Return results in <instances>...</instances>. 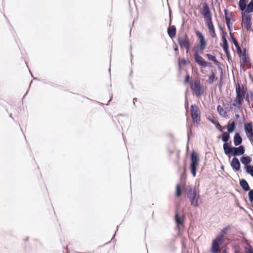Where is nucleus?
<instances>
[{"instance_id":"nucleus-4","label":"nucleus","mask_w":253,"mask_h":253,"mask_svg":"<svg viewBox=\"0 0 253 253\" xmlns=\"http://www.w3.org/2000/svg\"><path fill=\"white\" fill-rule=\"evenodd\" d=\"M236 97L235 99V102H234L232 104L233 106H236L237 104H241L244 100L246 92L243 86L242 87L240 86L239 83L236 87Z\"/></svg>"},{"instance_id":"nucleus-18","label":"nucleus","mask_w":253,"mask_h":253,"mask_svg":"<svg viewBox=\"0 0 253 253\" xmlns=\"http://www.w3.org/2000/svg\"><path fill=\"white\" fill-rule=\"evenodd\" d=\"M240 161L245 167H247L250 165L252 160L249 156H243L240 158Z\"/></svg>"},{"instance_id":"nucleus-42","label":"nucleus","mask_w":253,"mask_h":253,"mask_svg":"<svg viewBox=\"0 0 253 253\" xmlns=\"http://www.w3.org/2000/svg\"><path fill=\"white\" fill-rule=\"evenodd\" d=\"M224 50V51L225 52V54L226 55L227 59L228 60H229V59L231 58V56H230V54L229 49H226V50Z\"/></svg>"},{"instance_id":"nucleus-36","label":"nucleus","mask_w":253,"mask_h":253,"mask_svg":"<svg viewBox=\"0 0 253 253\" xmlns=\"http://www.w3.org/2000/svg\"><path fill=\"white\" fill-rule=\"evenodd\" d=\"M236 48L237 49V54H238L239 56L241 57L242 56L243 53L240 45H239L238 46L236 47Z\"/></svg>"},{"instance_id":"nucleus-63","label":"nucleus","mask_w":253,"mask_h":253,"mask_svg":"<svg viewBox=\"0 0 253 253\" xmlns=\"http://www.w3.org/2000/svg\"><path fill=\"white\" fill-rule=\"evenodd\" d=\"M223 168H224V167L223 166H221V168L222 169H223Z\"/></svg>"},{"instance_id":"nucleus-56","label":"nucleus","mask_w":253,"mask_h":253,"mask_svg":"<svg viewBox=\"0 0 253 253\" xmlns=\"http://www.w3.org/2000/svg\"><path fill=\"white\" fill-rule=\"evenodd\" d=\"M137 100V99L136 98H133V104L135 105V101H136Z\"/></svg>"},{"instance_id":"nucleus-29","label":"nucleus","mask_w":253,"mask_h":253,"mask_svg":"<svg viewBox=\"0 0 253 253\" xmlns=\"http://www.w3.org/2000/svg\"><path fill=\"white\" fill-rule=\"evenodd\" d=\"M224 12L225 14V21H226V18L229 19L230 21H231V18L232 17V13L229 12L227 9H224Z\"/></svg>"},{"instance_id":"nucleus-1","label":"nucleus","mask_w":253,"mask_h":253,"mask_svg":"<svg viewBox=\"0 0 253 253\" xmlns=\"http://www.w3.org/2000/svg\"><path fill=\"white\" fill-rule=\"evenodd\" d=\"M187 195L191 206L196 208L201 203L199 192L195 188H193L191 186H188Z\"/></svg>"},{"instance_id":"nucleus-10","label":"nucleus","mask_w":253,"mask_h":253,"mask_svg":"<svg viewBox=\"0 0 253 253\" xmlns=\"http://www.w3.org/2000/svg\"><path fill=\"white\" fill-rule=\"evenodd\" d=\"M202 14L206 19V21L212 19L211 13L209 5L206 2L203 3Z\"/></svg>"},{"instance_id":"nucleus-44","label":"nucleus","mask_w":253,"mask_h":253,"mask_svg":"<svg viewBox=\"0 0 253 253\" xmlns=\"http://www.w3.org/2000/svg\"><path fill=\"white\" fill-rule=\"evenodd\" d=\"M192 133V130H191V129L189 128L188 129V133H187V135H188V142H189V139H190V135Z\"/></svg>"},{"instance_id":"nucleus-40","label":"nucleus","mask_w":253,"mask_h":253,"mask_svg":"<svg viewBox=\"0 0 253 253\" xmlns=\"http://www.w3.org/2000/svg\"><path fill=\"white\" fill-rule=\"evenodd\" d=\"M245 250L247 253H253V248L251 246L249 248H246Z\"/></svg>"},{"instance_id":"nucleus-24","label":"nucleus","mask_w":253,"mask_h":253,"mask_svg":"<svg viewBox=\"0 0 253 253\" xmlns=\"http://www.w3.org/2000/svg\"><path fill=\"white\" fill-rule=\"evenodd\" d=\"M246 0H239V7L240 9L243 12L245 11L246 8Z\"/></svg>"},{"instance_id":"nucleus-14","label":"nucleus","mask_w":253,"mask_h":253,"mask_svg":"<svg viewBox=\"0 0 253 253\" xmlns=\"http://www.w3.org/2000/svg\"><path fill=\"white\" fill-rule=\"evenodd\" d=\"M167 32L169 37L173 39L176 36V28L174 25L169 26L168 28Z\"/></svg>"},{"instance_id":"nucleus-59","label":"nucleus","mask_w":253,"mask_h":253,"mask_svg":"<svg viewBox=\"0 0 253 253\" xmlns=\"http://www.w3.org/2000/svg\"><path fill=\"white\" fill-rule=\"evenodd\" d=\"M115 235H116V233H115V234L113 235V238H112V240H113V239L115 237Z\"/></svg>"},{"instance_id":"nucleus-38","label":"nucleus","mask_w":253,"mask_h":253,"mask_svg":"<svg viewBox=\"0 0 253 253\" xmlns=\"http://www.w3.org/2000/svg\"><path fill=\"white\" fill-rule=\"evenodd\" d=\"M207 119L213 125H215L218 121L217 120L214 119L213 118H211L210 117H208Z\"/></svg>"},{"instance_id":"nucleus-13","label":"nucleus","mask_w":253,"mask_h":253,"mask_svg":"<svg viewBox=\"0 0 253 253\" xmlns=\"http://www.w3.org/2000/svg\"><path fill=\"white\" fill-rule=\"evenodd\" d=\"M230 165L231 167L234 170L238 171L240 169L241 164L239 159L237 157H234L232 159Z\"/></svg>"},{"instance_id":"nucleus-39","label":"nucleus","mask_w":253,"mask_h":253,"mask_svg":"<svg viewBox=\"0 0 253 253\" xmlns=\"http://www.w3.org/2000/svg\"><path fill=\"white\" fill-rule=\"evenodd\" d=\"M222 48H223V50H226V49H229L228 41H226V42L225 41V42H223Z\"/></svg>"},{"instance_id":"nucleus-50","label":"nucleus","mask_w":253,"mask_h":253,"mask_svg":"<svg viewBox=\"0 0 253 253\" xmlns=\"http://www.w3.org/2000/svg\"><path fill=\"white\" fill-rule=\"evenodd\" d=\"M228 229V227H225L224 228H223L222 231L223 232V233L224 235V234L227 231Z\"/></svg>"},{"instance_id":"nucleus-47","label":"nucleus","mask_w":253,"mask_h":253,"mask_svg":"<svg viewBox=\"0 0 253 253\" xmlns=\"http://www.w3.org/2000/svg\"><path fill=\"white\" fill-rule=\"evenodd\" d=\"M249 139L251 141L253 142V132L250 133H249Z\"/></svg>"},{"instance_id":"nucleus-12","label":"nucleus","mask_w":253,"mask_h":253,"mask_svg":"<svg viewBox=\"0 0 253 253\" xmlns=\"http://www.w3.org/2000/svg\"><path fill=\"white\" fill-rule=\"evenodd\" d=\"M242 21L245 25V28L247 30H250L251 29V15H248L245 17L244 12H242Z\"/></svg>"},{"instance_id":"nucleus-46","label":"nucleus","mask_w":253,"mask_h":253,"mask_svg":"<svg viewBox=\"0 0 253 253\" xmlns=\"http://www.w3.org/2000/svg\"><path fill=\"white\" fill-rule=\"evenodd\" d=\"M218 86L219 87V89H220L222 87V75L221 76V77H220V81L218 83Z\"/></svg>"},{"instance_id":"nucleus-31","label":"nucleus","mask_w":253,"mask_h":253,"mask_svg":"<svg viewBox=\"0 0 253 253\" xmlns=\"http://www.w3.org/2000/svg\"><path fill=\"white\" fill-rule=\"evenodd\" d=\"M223 107H224V109L226 111L229 112L232 109L233 107L232 105H230L229 104L227 103H223L222 104Z\"/></svg>"},{"instance_id":"nucleus-30","label":"nucleus","mask_w":253,"mask_h":253,"mask_svg":"<svg viewBox=\"0 0 253 253\" xmlns=\"http://www.w3.org/2000/svg\"><path fill=\"white\" fill-rule=\"evenodd\" d=\"M230 36L235 47L238 46L239 43L231 32H230Z\"/></svg>"},{"instance_id":"nucleus-21","label":"nucleus","mask_w":253,"mask_h":253,"mask_svg":"<svg viewBox=\"0 0 253 253\" xmlns=\"http://www.w3.org/2000/svg\"><path fill=\"white\" fill-rule=\"evenodd\" d=\"M206 57L208 58V59L209 60L213 62L215 64H216L217 66H219L220 65V63L219 62L216 60V57L214 56H213V55H211V54L208 53V54H206Z\"/></svg>"},{"instance_id":"nucleus-17","label":"nucleus","mask_w":253,"mask_h":253,"mask_svg":"<svg viewBox=\"0 0 253 253\" xmlns=\"http://www.w3.org/2000/svg\"><path fill=\"white\" fill-rule=\"evenodd\" d=\"M239 184L245 191H248L250 190V188L249 185L245 179H242L240 180Z\"/></svg>"},{"instance_id":"nucleus-54","label":"nucleus","mask_w":253,"mask_h":253,"mask_svg":"<svg viewBox=\"0 0 253 253\" xmlns=\"http://www.w3.org/2000/svg\"><path fill=\"white\" fill-rule=\"evenodd\" d=\"M174 50L175 51V52H178V47L176 46L174 48Z\"/></svg>"},{"instance_id":"nucleus-7","label":"nucleus","mask_w":253,"mask_h":253,"mask_svg":"<svg viewBox=\"0 0 253 253\" xmlns=\"http://www.w3.org/2000/svg\"><path fill=\"white\" fill-rule=\"evenodd\" d=\"M190 112L193 121L196 123H197L198 121H200L201 114L200 110L196 104L191 105Z\"/></svg>"},{"instance_id":"nucleus-5","label":"nucleus","mask_w":253,"mask_h":253,"mask_svg":"<svg viewBox=\"0 0 253 253\" xmlns=\"http://www.w3.org/2000/svg\"><path fill=\"white\" fill-rule=\"evenodd\" d=\"M227 149V152H224V153L229 158L231 155L234 157L242 155L245 152V148L243 145H240L238 147L229 146Z\"/></svg>"},{"instance_id":"nucleus-51","label":"nucleus","mask_w":253,"mask_h":253,"mask_svg":"<svg viewBox=\"0 0 253 253\" xmlns=\"http://www.w3.org/2000/svg\"><path fill=\"white\" fill-rule=\"evenodd\" d=\"M240 71L241 72L242 71H245V68L244 65L242 64L241 62H240Z\"/></svg>"},{"instance_id":"nucleus-57","label":"nucleus","mask_w":253,"mask_h":253,"mask_svg":"<svg viewBox=\"0 0 253 253\" xmlns=\"http://www.w3.org/2000/svg\"><path fill=\"white\" fill-rule=\"evenodd\" d=\"M250 175L252 176V177H253V171H252L251 173L250 174Z\"/></svg>"},{"instance_id":"nucleus-23","label":"nucleus","mask_w":253,"mask_h":253,"mask_svg":"<svg viewBox=\"0 0 253 253\" xmlns=\"http://www.w3.org/2000/svg\"><path fill=\"white\" fill-rule=\"evenodd\" d=\"M236 124L234 121L232 122L231 123H228L227 126V132L230 133H232L235 129Z\"/></svg>"},{"instance_id":"nucleus-6","label":"nucleus","mask_w":253,"mask_h":253,"mask_svg":"<svg viewBox=\"0 0 253 253\" xmlns=\"http://www.w3.org/2000/svg\"><path fill=\"white\" fill-rule=\"evenodd\" d=\"M224 237V234H221L212 241L211 252V253H219L220 252V246Z\"/></svg>"},{"instance_id":"nucleus-16","label":"nucleus","mask_w":253,"mask_h":253,"mask_svg":"<svg viewBox=\"0 0 253 253\" xmlns=\"http://www.w3.org/2000/svg\"><path fill=\"white\" fill-rule=\"evenodd\" d=\"M242 138L239 133H236L234 136V144L236 146H240L242 143Z\"/></svg>"},{"instance_id":"nucleus-15","label":"nucleus","mask_w":253,"mask_h":253,"mask_svg":"<svg viewBox=\"0 0 253 253\" xmlns=\"http://www.w3.org/2000/svg\"><path fill=\"white\" fill-rule=\"evenodd\" d=\"M207 44L205 40L200 41V43L196 46L194 50V51H197V52L199 53V51H203L206 47Z\"/></svg>"},{"instance_id":"nucleus-58","label":"nucleus","mask_w":253,"mask_h":253,"mask_svg":"<svg viewBox=\"0 0 253 253\" xmlns=\"http://www.w3.org/2000/svg\"><path fill=\"white\" fill-rule=\"evenodd\" d=\"M235 253H240L239 251H235Z\"/></svg>"},{"instance_id":"nucleus-64","label":"nucleus","mask_w":253,"mask_h":253,"mask_svg":"<svg viewBox=\"0 0 253 253\" xmlns=\"http://www.w3.org/2000/svg\"><path fill=\"white\" fill-rule=\"evenodd\" d=\"M222 253H226L225 251H224L223 252H222Z\"/></svg>"},{"instance_id":"nucleus-60","label":"nucleus","mask_w":253,"mask_h":253,"mask_svg":"<svg viewBox=\"0 0 253 253\" xmlns=\"http://www.w3.org/2000/svg\"><path fill=\"white\" fill-rule=\"evenodd\" d=\"M253 95V94H251V98H252V100L253 101V98H252V96Z\"/></svg>"},{"instance_id":"nucleus-19","label":"nucleus","mask_w":253,"mask_h":253,"mask_svg":"<svg viewBox=\"0 0 253 253\" xmlns=\"http://www.w3.org/2000/svg\"><path fill=\"white\" fill-rule=\"evenodd\" d=\"M217 111L220 116L226 118L228 117L227 111L224 110L220 105H219L217 106Z\"/></svg>"},{"instance_id":"nucleus-34","label":"nucleus","mask_w":253,"mask_h":253,"mask_svg":"<svg viewBox=\"0 0 253 253\" xmlns=\"http://www.w3.org/2000/svg\"><path fill=\"white\" fill-rule=\"evenodd\" d=\"M249 199L251 202H253V189H250L249 190Z\"/></svg>"},{"instance_id":"nucleus-61","label":"nucleus","mask_w":253,"mask_h":253,"mask_svg":"<svg viewBox=\"0 0 253 253\" xmlns=\"http://www.w3.org/2000/svg\"><path fill=\"white\" fill-rule=\"evenodd\" d=\"M112 98V95L111 96V98L110 99V100H109V101H110L111 100Z\"/></svg>"},{"instance_id":"nucleus-53","label":"nucleus","mask_w":253,"mask_h":253,"mask_svg":"<svg viewBox=\"0 0 253 253\" xmlns=\"http://www.w3.org/2000/svg\"><path fill=\"white\" fill-rule=\"evenodd\" d=\"M219 28L220 30L221 31L222 34L223 33V32H225V31L223 30V28L220 25H219Z\"/></svg>"},{"instance_id":"nucleus-43","label":"nucleus","mask_w":253,"mask_h":253,"mask_svg":"<svg viewBox=\"0 0 253 253\" xmlns=\"http://www.w3.org/2000/svg\"><path fill=\"white\" fill-rule=\"evenodd\" d=\"M212 38H214L216 37L215 29L210 32Z\"/></svg>"},{"instance_id":"nucleus-41","label":"nucleus","mask_w":253,"mask_h":253,"mask_svg":"<svg viewBox=\"0 0 253 253\" xmlns=\"http://www.w3.org/2000/svg\"><path fill=\"white\" fill-rule=\"evenodd\" d=\"M215 126L219 131H222L223 128L219 124L218 122H217Z\"/></svg>"},{"instance_id":"nucleus-49","label":"nucleus","mask_w":253,"mask_h":253,"mask_svg":"<svg viewBox=\"0 0 253 253\" xmlns=\"http://www.w3.org/2000/svg\"><path fill=\"white\" fill-rule=\"evenodd\" d=\"M185 105L186 108L188 107V101L187 97L186 96L185 97Z\"/></svg>"},{"instance_id":"nucleus-22","label":"nucleus","mask_w":253,"mask_h":253,"mask_svg":"<svg viewBox=\"0 0 253 253\" xmlns=\"http://www.w3.org/2000/svg\"><path fill=\"white\" fill-rule=\"evenodd\" d=\"M245 131L248 134L253 132V126L252 123L245 125Z\"/></svg>"},{"instance_id":"nucleus-32","label":"nucleus","mask_w":253,"mask_h":253,"mask_svg":"<svg viewBox=\"0 0 253 253\" xmlns=\"http://www.w3.org/2000/svg\"><path fill=\"white\" fill-rule=\"evenodd\" d=\"M246 171L248 174H251L253 170V166L250 165L247 167H245Z\"/></svg>"},{"instance_id":"nucleus-45","label":"nucleus","mask_w":253,"mask_h":253,"mask_svg":"<svg viewBox=\"0 0 253 253\" xmlns=\"http://www.w3.org/2000/svg\"><path fill=\"white\" fill-rule=\"evenodd\" d=\"M225 34H226V33L225 32H223V34H222V37H221V39H222V40L223 41V42H226V41H227V39L225 37Z\"/></svg>"},{"instance_id":"nucleus-52","label":"nucleus","mask_w":253,"mask_h":253,"mask_svg":"<svg viewBox=\"0 0 253 253\" xmlns=\"http://www.w3.org/2000/svg\"><path fill=\"white\" fill-rule=\"evenodd\" d=\"M181 62L182 63V64H183L184 65H186L187 64V61L185 59H182L181 60Z\"/></svg>"},{"instance_id":"nucleus-35","label":"nucleus","mask_w":253,"mask_h":253,"mask_svg":"<svg viewBox=\"0 0 253 253\" xmlns=\"http://www.w3.org/2000/svg\"><path fill=\"white\" fill-rule=\"evenodd\" d=\"M196 34L197 36H198L200 41L205 40V37L202 34V33L201 32H200L199 31H197L196 32Z\"/></svg>"},{"instance_id":"nucleus-26","label":"nucleus","mask_w":253,"mask_h":253,"mask_svg":"<svg viewBox=\"0 0 253 253\" xmlns=\"http://www.w3.org/2000/svg\"><path fill=\"white\" fill-rule=\"evenodd\" d=\"M242 61L244 63L249 62V58L246 53V49H244L242 54Z\"/></svg>"},{"instance_id":"nucleus-55","label":"nucleus","mask_w":253,"mask_h":253,"mask_svg":"<svg viewBox=\"0 0 253 253\" xmlns=\"http://www.w3.org/2000/svg\"><path fill=\"white\" fill-rule=\"evenodd\" d=\"M235 117L236 119H238L240 117V115L238 114L235 115Z\"/></svg>"},{"instance_id":"nucleus-27","label":"nucleus","mask_w":253,"mask_h":253,"mask_svg":"<svg viewBox=\"0 0 253 253\" xmlns=\"http://www.w3.org/2000/svg\"><path fill=\"white\" fill-rule=\"evenodd\" d=\"M215 79V74L213 71H211V74L208 78V82L209 84H212ZM217 78H216V79Z\"/></svg>"},{"instance_id":"nucleus-11","label":"nucleus","mask_w":253,"mask_h":253,"mask_svg":"<svg viewBox=\"0 0 253 253\" xmlns=\"http://www.w3.org/2000/svg\"><path fill=\"white\" fill-rule=\"evenodd\" d=\"M230 139L229 133L227 132H224L222 135L221 140L224 142L223 148L224 152H227L228 148L230 146V144L228 143Z\"/></svg>"},{"instance_id":"nucleus-9","label":"nucleus","mask_w":253,"mask_h":253,"mask_svg":"<svg viewBox=\"0 0 253 253\" xmlns=\"http://www.w3.org/2000/svg\"><path fill=\"white\" fill-rule=\"evenodd\" d=\"M194 57L195 62L201 67L205 68L208 66V62L205 61L204 59L199 55L197 51H194Z\"/></svg>"},{"instance_id":"nucleus-20","label":"nucleus","mask_w":253,"mask_h":253,"mask_svg":"<svg viewBox=\"0 0 253 253\" xmlns=\"http://www.w3.org/2000/svg\"><path fill=\"white\" fill-rule=\"evenodd\" d=\"M175 221L177 226L183 225L184 223V218L179 216L178 213H176L175 215Z\"/></svg>"},{"instance_id":"nucleus-3","label":"nucleus","mask_w":253,"mask_h":253,"mask_svg":"<svg viewBox=\"0 0 253 253\" xmlns=\"http://www.w3.org/2000/svg\"><path fill=\"white\" fill-rule=\"evenodd\" d=\"M177 42L181 49L186 48V53H188V50L191 47V42L187 34H183L178 35L177 37Z\"/></svg>"},{"instance_id":"nucleus-62","label":"nucleus","mask_w":253,"mask_h":253,"mask_svg":"<svg viewBox=\"0 0 253 253\" xmlns=\"http://www.w3.org/2000/svg\"><path fill=\"white\" fill-rule=\"evenodd\" d=\"M76 253H85L77 252Z\"/></svg>"},{"instance_id":"nucleus-25","label":"nucleus","mask_w":253,"mask_h":253,"mask_svg":"<svg viewBox=\"0 0 253 253\" xmlns=\"http://www.w3.org/2000/svg\"><path fill=\"white\" fill-rule=\"evenodd\" d=\"M245 12H247L248 13H251L253 12V0H251L246 6Z\"/></svg>"},{"instance_id":"nucleus-8","label":"nucleus","mask_w":253,"mask_h":253,"mask_svg":"<svg viewBox=\"0 0 253 253\" xmlns=\"http://www.w3.org/2000/svg\"><path fill=\"white\" fill-rule=\"evenodd\" d=\"M194 94L197 96H200L204 94V91L199 82L195 81L191 87Z\"/></svg>"},{"instance_id":"nucleus-33","label":"nucleus","mask_w":253,"mask_h":253,"mask_svg":"<svg viewBox=\"0 0 253 253\" xmlns=\"http://www.w3.org/2000/svg\"><path fill=\"white\" fill-rule=\"evenodd\" d=\"M182 191L181 189L179 184L176 185V195L177 197H180L181 195Z\"/></svg>"},{"instance_id":"nucleus-2","label":"nucleus","mask_w":253,"mask_h":253,"mask_svg":"<svg viewBox=\"0 0 253 253\" xmlns=\"http://www.w3.org/2000/svg\"><path fill=\"white\" fill-rule=\"evenodd\" d=\"M190 169L193 177H195L196 175L199 163L200 161L198 154L193 151L190 155Z\"/></svg>"},{"instance_id":"nucleus-37","label":"nucleus","mask_w":253,"mask_h":253,"mask_svg":"<svg viewBox=\"0 0 253 253\" xmlns=\"http://www.w3.org/2000/svg\"><path fill=\"white\" fill-rule=\"evenodd\" d=\"M226 25H227V27L229 30V31L230 32H231V21H230V19H227L226 18Z\"/></svg>"},{"instance_id":"nucleus-28","label":"nucleus","mask_w":253,"mask_h":253,"mask_svg":"<svg viewBox=\"0 0 253 253\" xmlns=\"http://www.w3.org/2000/svg\"><path fill=\"white\" fill-rule=\"evenodd\" d=\"M207 26L209 30V32L214 30V27L212 23V19L206 21Z\"/></svg>"},{"instance_id":"nucleus-48","label":"nucleus","mask_w":253,"mask_h":253,"mask_svg":"<svg viewBox=\"0 0 253 253\" xmlns=\"http://www.w3.org/2000/svg\"><path fill=\"white\" fill-rule=\"evenodd\" d=\"M190 80V76L189 75H187L185 78V82L186 83H188Z\"/></svg>"}]
</instances>
